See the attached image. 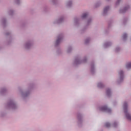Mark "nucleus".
Segmentation results:
<instances>
[{
  "instance_id": "obj_1",
  "label": "nucleus",
  "mask_w": 131,
  "mask_h": 131,
  "mask_svg": "<svg viewBox=\"0 0 131 131\" xmlns=\"http://www.w3.org/2000/svg\"><path fill=\"white\" fill-rule=\"evenodd\" d=\"M127 104L126 103H124V113L125 114L126 118H127L129 120H131V116L129 115V114L127 113V111H126V108H125V107H126Z\"/></svg>"
},
{
  "instance_id": "obj_13",
  "label": "nucleus",
  "mask_w": 131,
  "mask_h": 131,
  "mask_svg": "<svg viewBox=\"0 0 131 131\" xmlns=\"http://www.w3.org/2000/svg\"><path fill=\"white\" fill-rule=\"evenodd\" d=\"M85 43H88V41L87 40L85 41Z\"/></svg>"
},
{
  "instance_id": "obj_9",
  "label": "nucleus",
  "mask_w": 131,
  "mask_h": 131,
  "mask_svg": "<svg viewBox=\"0 0 131 131\" xmlns=\"http://www.w3.org/2000/svg\"><path fill=\"white\" fill-rule=\"evenodd\" d=\"M105 126H106V127H109V126H110V123H105Z\"/></svg>"
},
{
  "instance_id": "obj_12",
  "label": "nucleus",
  "mask_w": 131,
  "mask_h": 131,
  "mask_svg": "<svg viewBox=\"0 0 131 131\" xmlns=\"http://www.w3.org/2000/svg\"><path fill=\"white\" fill-rule=\"evenodd\" d=\"M116 123H115L114 124V127H116Z\"/></svg>"
},
{
  "instance_id": "obj_6",
  "label": "nucleus",
  "mask_w": 131,
  "mask_h": 131,
  "mask_svg": "<svg viewBox=\"0 0 131 131\" xmlns=\"http://www.w3.org/2000/svg\"><path fill=\"white\" fill-rule=\"evenodd\" d=\"M111 94V91L110 90V89H107L106 90V95L107 96H110Z\"/></svg>"
},
{
  "instance_id": "obj_4",
  "label": "nucleus",
  "mask_w": 131,
  "mask_h": 131,
  "mask_svg": "<svg viewBox=\"0 0 131 131\" xmlns=\"http://www.w3.org/2000/svg\"><path fill=\"white\" fill-rule=\"evenodd\" d=\"M109 10V7H106L104 9L103 13L104 14L107 13V11Z\"/></svg>"
},
{
  "instance_id": "obj_10",
  "label": "nucleus",
  "mask_w": 131,
  "mask_h": 131,
  "mask_svg": "<svg viewBox=\"0 0 131 131\" xmlns=\"http://www.w3.org/2000/svg\"><path fill=\"white\" fill-rule=\"evenodd\" d=\"M119 74H120V76H122V75H123V72L122 71H120Z\"/></svg>"
},
{
  "instance_id": "obj_7",
  "label": "nucleus",
  "mask_w": 131,
  "mask_h": 131,
  "mask_svg": "<svg viewBox=\"0 0 131 131\" xmlns=\"http://www.w3.org/2000/svg\"><path fill=\"white\" fill-rule=\"evenodd\" d=\"M88 16V13H84L82 14V18H84Z\"/></svg>"
},
{
  "instance_id": "obj_8",
  "label": "nucleus",
  "mask_w": 131,
  "mask_h": 131,
  "mask_svg": "<svg viewBox=\"0 0 131 131\" xmlns=\"http://www.w3.org/2000/svg\"><path fill=\"white\" fill-rule=\"evenodd\" d=\"M126 37H127V35L126 34H124L123 35V38H124V39H125Z\"/></svg>"
},
{
  "instance_id": "obj_5",
  "label": "nucleus",
  "mask_w": 131,
  "mask_h": 131,
  "mask_svg": "<svg viewBox=\"0 0 131 131\" xmlns=\"http://www.w3.org/2000/svg\"><path fill=\"white\" fill-rule=\"evenodd\" d=\"M126 68H131V62H128L126 65Z\"/></svg>"
},
{
  "instance_id": "obj_2",
  "label": "nucleus",
  "mask_w": 131,
  "mask_h": 131,
  "mask_svg": "<svg viewBox=\"0 0 131 131\" xmlns=\"http://www.w3.org/2000/svg\"><path fill=\"white\" fill-rule=\"evenodd\" d=\"M101 110L102 111H105V112H107L108 113H110L111 112V110L106 106L102 107Z\"/></svg>"
},
{
  "instance_id": "obj_11",
  "label": "nucleus",
  "mask_w": 131,
  "mask_h": 131,
  "mask_svg": "<svg viewBox=\"0 0 131 131\" xmlns=\"http://www.w3.org/2000/svg\"><path fill=\"white\" fill-rule=\"evenodd\" d=\"M98 86L99 87V88H102V83H98Z\"/></svg>"
},
{
  "instance_id": "obj_3",
  "label": "nucleus",
  "mask_w": 131,
  "mask_h": 131,
  "mask_svg": "<svg viewBox=\"0 0 131 131\" xmlns=\"http://www.w3.org/2000/svg\"><path fill=\"white\" fill-rule=\"evenodd\" d=\"M62 39V38L60 36L58 37L57 40H56V45H59L60 43V42L61 41V40Z\"/></svg>"
},
{
  "instance_id": "obj_14",
  "label": "nucleus",
  "mask_w": 131,
  "mask_h": 131,
  "mask_svg": "<svg viewBox=\"0 0 131 131\" xmlns=\"http://www.w3.org/2000/svg\"><path fill=\"white\" fill-rule=\"evenodd\" d=\"M120 1V0H118V3H119V1Z\"/></svg>"
}]
</instances>
